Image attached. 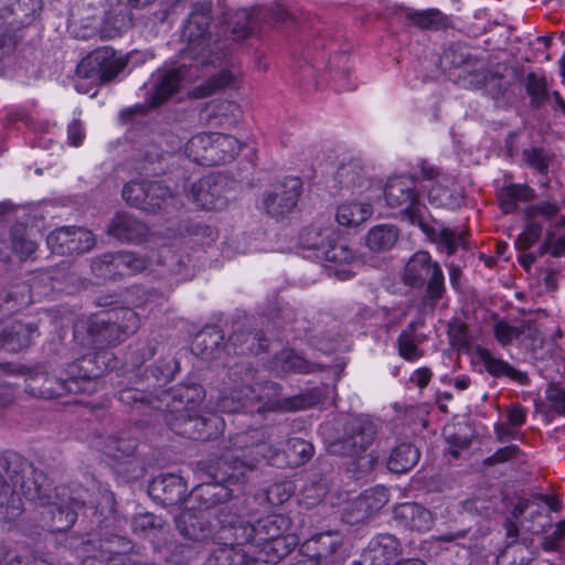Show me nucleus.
<instances>
[{
    "label": "nucleus",
    "instance_id": "nucleus-33",
    "mask_svg": "<svg viewBox=\"0 0 565 565\" xmlns=\"http://www.w3.org/2000/svg\"><path fill=\"white\" fill-rule=\"evenodd\" d=\"M153 490H162L167 494L166 500L174 501L185 491L181 477L177 475H164L153 481Z\"/></svg>",
    "mask_w": 565,
    "mask_h": 565
},
{
    "label": "nucleus",
    "instance_id": "nucleus-56",
    "mask_svg": "<svg viewBox=\"0 0 565 565\" xmlns=\"http://www.w3.org/2000/svg\"><path fill=\"white\" fill-rule=\"evenodd\" d=\"M15 45V38L12 34H6L2 39H0V60L9 54Z\"/></svg>",
    "mask_w": 565,
    "mask_h": 565
},
{
    "label": "nucleus",
    "instance_id": "nucleus-21",
    "mask_svg": "<svg viewBox=\"0 0 565 565\" xmlns=\"http://www.w3.org/2000/svg\"><path fill=\"white\" fill-rule=\"evenodd\" d=\"M35 333L36 329L22 322H14L10 328H0V348L19 351L29 345Z\"/></svg>",
    "mask_w": 565,
    "mask_h": 565
},
{
    "label": "nucleus",
    "instance_id": "nucleus-10",
    "mask_svg": "<svg viewBox=\"0 0 565 565\" xmlns=\"http://www.w3.org/2000/svg\"><path fill=\"white\" fill-rule=\"evenodd\" d=\"M301 188L302 184L299 178H287L271 191L264 193L259 204L270 216L285 217L296 210Z\"/></svg>",
    "mask_w": 565,
    "mask_h": 565
},
{
    "label": "nucleus",
    "instance_id": "nucleus-39",
    "mask_svg": "<svg viewBox=\"0 0 565 565\" xmlns=\"http://www.w3.org/2000/svg\"><path fill=\"white\" fill-rule=\"evenodd\" d=\"M546 399L552 412L565 417V387L557 384L548 385Z\"/></svg>",
    "mask_w": 565,
    "mask_h": 565
},
{
    "label": "nucleus",
    "instance_id": "nucleus-46",
    "mask_svg": "<svg viewBox=\"0 0 565 565\" xmlns=\"http://www.w3.org/2000/svg\"><path fill=\"white\" fill-rule=\"evenodd\" d=\"M545 81L533 74L527 76V92L535 98L542 99L545 95Z\"/></svg>",
    "mask_w": 565,
    "mask_h": 565
},
{
    "label": "nucleus",
    "instance_id": "nucleus-40",
    "mask_svg": "<svg viewBox=\"0 0 565 565\" xmlns=\"http://www.w3.org/2000/svg\"><path fill=\"white\" fill-rule=\"evenodd\" d=\"M541 233L542 226L535 220H530L523 232L519 235L515 245L520 249H527L539 241Z\"/></svg>",
    "mask_w": 565,
    "mask_h": 565
},
{
    "label": "nucleus",
    "instance_id": "nucleus-60",
    "mask_svg": "<svg viewBox=\"0 0 565 565\" xmlns=\"http://www.w3.org/2000/svg\"><path fill=\"white\" fill-rule=\"evenodd\" d=\"M194 422H195V424H194L195 428H199V426H206L207 423H213V424H215L216 427L220 423L223 424L222 419L216 416L214 418H209V419L207 418H196V419H194Z\"/></svg>",
    "mask_w": 565,
    "mask_h": 565
},
{
    "label": "nucleus",
    "instance_id": "nucleus-6",
    "mask_svg": "<svg viewBox=\"0 0 565 565\" xmlns=\"http://www.w3.org/2000/svg\"><path fill=\"white\" fill-rule=\"evenodd\" d=\"M126 67V60L108 46L94 50L77 66V75L99 82L115 78Z\"/></svg>",
    "mask_w": 565,
    "mask_h": 565
},
{
    "label": "nucleus",
    "instance_id": "nucleus-36",
    "mask_svg": "<svg viewBox=\"0 0 565 565\" xmlns=\"http://www.w3.org/2000/svg\"><path fill=\"white\" fill-rule=\"evenodd\" d=\"M409 328L411 330H405L398 338V352L405 360L416 361L420 358V351L418 342L413 334L414 323Z\"/></svg>",
    "mask_w": 565,
    "mask_h": 565
},
{
    "label": "nucleus",
    "instance_id": "nucleus-8",
    "mask_svg": "<svg viewBox=\"0 0 565 565\" xmlns=\"http://www.w3.org/2000/svg\"><path fill=\"white\" fill-rule=\"evenodd\" d=\"M405 284L422 286L428 280V291L438 298L444 287V275L437 263H433L427 252L415 253L407 262L403 275Z\"/></svg>",
    "mask_w": 565,
    "mask_h": 565
},
{
    "label": "nucleus",
    "instance_id": "nucleus-4",
    "mask_svg": "<svg viewBox=\"0 0 565 565\" xmlns=\"http://www.w3.org/2000/svg\"><path fill=\"white\" fill-rule=\"evenodd\" d=\"M415 181L411 177H394L385 186V200L387 205L397 209L411 223H420L424 214V205L415 192Z\"/></svg>",
    "mask_w": 565,
    "mask_h": 565
},
{
    "label": "nucleus",
    "instance_id": "nucleus-62",
    "mask_svg": "<svg viewBox=\"0 0 565 565\" xmlns=\"http://www.w3.org/2000/svg\"><path fill=\"white\" fill-rule=\"evenodd\" d=\"M470 384V380L468 377H458L455 380V387L459 391L466 390Z\"/></svg>",
    "mask_w": 565,
    "mask_h": 565
},
{
    "label": "nucleus",
    "instance_id": "nucleus-9",
    "mask_svg": "<svg viewBox=\"0 0 565 565\" xmlns=\"http://www.w3.org/2000/svg\"><path fill=\"white\" fill-rule=\"evenodd\" d=\"M122 198L138 209L157 212L168 205L171 192L159 182L130 181L122 189Z\"/></svg>",
    "mask_w": 565,
    "mask_h": 565
},
{
    "label": "nucleus",
    "instance_id": "nucleus-11",
    "mask_svg": "<svg viewBox=\"0 0 565 565\" xmlns=\"http://www.w3.org/2000/svg\"><path fill=\"white\" fill-rule=\"evenodd\" d=\"M147 267L148 262L143 257L125 252L103 256V258L93 263L92 270L96 277L107 279L116 276L134 275Z\"/></svg>",
    "mask_w": 565,
    "mask_h": 565
},
{
    "label": "nucleus",
    "instance_id": "nucleus-43",
    "mask_svg": "<svg viewBox=\"0 0 565 565\" xmlns=\"http://www.w3.org/2000/svg\"><path fill=\"white\" fill-rule=\"evenodd\" d=\"M543 249L545 252H550L555 257L565 255V234L559 237H555L554 234L547 232Z\"/></svg>",
    "mask_w": 565,
    "mask_h": 565
},
{
    "label": "nucleus",
    "instance_id": "nucleus-48",
    "mask_svg": "<svg viewBox=\"0 0 565 565\" xmlns=\"http://www.w3.org/2000/svg\"><path fill=\"white\" fill-rule=\"evenodd\" d=\"M235 22L236 24L243 23V25L238 28L233 29V34L236 40L244 39L248 32H249V18L246 11H241L235 14Z\"/></svg>",
    "mask_w": 565,
    "mask_h": 565
},
{
    "label": "nucleus",
    "instance_id": "nucleus-52",
    "mask_svg": "<svg viewBox=\"0 0 565 565\" xmlns=\"http://www.w3.org/2000/svg\"><path fill=\"white\" fill-rule=\"evenodd\" d=\"M526 414L522 407L513 406L508 412V420L512 426H521L525 423Z\"/></svg>",
    "mask_w": 565,
    "mask_h": 565
},
{
    "label": "nucleus",
    "instance_id": "nucleus-2",
    "mask_svg": "<svg viewBox=\"0 0 565 565\" xmlns=\"http://www.w3.org/2000/svg\"><path fill=\"white\" fill-rule=\"evenodd\" d=\"M345 185L352 193L337 206L335 220L341 226L358 227L372 216L373 200L379 195V189L361 175L347 179Z\"/></svg>",
    "mask_w": 565,
    "mask_h": 565
},
{
    "label": "nucleus",
    "instance_id": "nucleus-25",
    "mask_svg": "<svg viewBox=\"0 0 565 565\" xmlns=\"http://www.w3.org/2000/svg\"><path fill=\"white\" fill-rule=\"evenodd\" d=\"M476 355L486 370L493 376H508L521 381L522 374L510 366L505 361L495 358L489 350L478 348Z\"/></svg>",
    "mask_w": 565,
    "mask_h": 565
},
{
    "label": "nucleus",
    "instance_id": "nucleus-24",
    "mask_svg": "<svg viewBox=\"0 0 565 565\" xmlns=\"http://www.w3.org/2000/svg\"><path fill=\"white\" fill-rule=\"evenodd\" d=\"M419 459L418 450L408 443L401 444L392 450L387 468L395 473H404L412 469Z\"/></svg>",
    "mask_w": 565,
    "mask_h": 565
},
{
    "label": "nucleus",
    "instance_id": "nucleus-59",
    "mask_svg": "<svg viewBox=\"0 0 565 565\" xmlns=\"http://www.w3.org/2000/svg\"><path fill=\"white\" fill-rule=\"evenodd\" d=\"M561 542L552 534L551 536L546 537L544 542L542 543V547L545 551H555L558 548Z\"/></svg>",
    "mask_w": 565,
    "mask_h": 565
},
{
    "label": "nucleus",
    "instance_id": "nucleus-37",
    "mask_svg": "<svg viewBox=\"0 0 565 565\" xmlns=\"http://www.w3.org/2000/svg\"><path fill=\"white\" fill-rule=\"evenodd\" d=\"M286 524V519L282 515H273L267 518L262 523V529L265 531L264 536H259V541H273L276 545H280L285 537H281V526Z\"/></svg>",
    "mask_w": 565,
    "mask_h": 565
},
{
    "label": "nucleus",
    "instance_id": "nucleus-63",
    "mask_svg": "<svg viewBox=\"0 0 565 565\" xmlns=\"http://www.w3.org/2000/svg\"><path fill=\"white\" fill-rule=\"evenodd\" d=\"M312 402H306L303 398H296L294 404L290 406L291 409H301L312 405Z\"/></svg>",
    "mask_w": 565,
    "mask_h": 565
},
{
    "label": "nucleus",
    "instance_id": "nucleus-3",
    "mask_svg": "<svg viewBox=\"0 0 565 565\" xmlns=\"http://www.w3.org/2000/svg\"><path fill=\"white\" fill-rule=\"evenodd\" d=\"M202 63V54L199 61L194 58H182V64L178 68L158 71L153 76V93L150 104L152 106L161 105L167 98H169L179 87L181 79H192L194 75L200 77L199 67H205L207 63L214 64L221 58L220 53L211 51L204 52Z\"/></svg>",
    "mask_w": 565,
    "mask_h": 565
},
{
    "label": "nucleus",
    "instance_id": "nucleus-7",
    "mask_svg": "<svg viewBox=\"0 0 565 565\" xmlns=\"http://www.w3.org/2000/svg\"><path fill=\"white\" fill-rule=\"evenodd\" d=\"M221 523L224 526L227 524L233 530L235 544L224 545L215 550L205 565H248V558L239 545L254 540L258 535V530L254 525L242 521L233 523L222 519Z\"/></svg>",
    "mask_w": 565,
    "mask_h": 565
},
{
    "label": "nucleus",
    "instance_id": "nucleus-47",
    "mask_svg": "<svg viewBox=\"0 0 565 565\" xmlns=\"http://www.w3.org/2000/svg\"><path fill=\"white\" fill-rule=\"evenodd\" d=\"M36 243L32 239H28L24 237L14 238L13 241V249L21 257H30L36 250Z\"/></svg>",
    "mask_w": 565,
    "mask_h": 565
},
{
    "label": "nucleus",
    "instance_id": "nucleus-41",
    "mask_svg": "<svg viewBox=\"0 0 565 565\" xmlns=\"http://www.w3.org/2000/svg\"><path fill=\"white\" fill-rule=\"evenodd\" d=\"M558 212L556 204L551 202H541L535 205H531L525 210V214L529 220H535L537 216H542L545 220L554 217Z\"/></svg>",
    "mask_w": 565,
    "mask_h": 565
},
{
    "label": "nucleus",
    "instance_id": "nucleus-34",
    "mask_svg": "<svg viewBox=\"0 0 565 565\" xmlns=\"http://www.w3.org/2000/svg\"><path fill=\"white\" fill-rule=\"evenodd\" d=\"M308 247L322 249L321 254L323 255L326 260L331 263L349 264L354 259L353 252L343 244L337 243L329 246L328 248H324L323 246H320L318 242H313L309 244Z\"/></svg>",
    "mask_w": 565,
    "mask_h": 565
},
{
    "label": "nucleus",
    "instance_id": "nucleus-64",
    "mask_svg": "<svg viewBox=\"0 0 565 565\" xmlns=\"http://www.w3.org/2000/svg\"><path fill=\"white\" fill-rule=\"evenodd\" d=\"M393 565H426V564L420 559H406V561H402V562H396Z\"/></svg>",
    "mask_w": 565,
    "mask_h": 565
},
{
    "label": "nucleus",
    "instance_id": "nucleus-61",
    "mask_svg": "<svg viewBox=\"0 0 565 565\" xmlns=\"http://www.w3.org/2000/svg\"><path fill=\"white\" fill-rule=\"evenodd\" d=\"M554 536L562 543H565V522H559L553 532Z\"/></svg>",
    "mask_w": 565,
    "mask_h": 565
},
{
    "label": "nucleus",
    "instance_id": "nucleus-49",
    "mask_svg": "<svg viewBox=\"0 0 565 565\" xmlns=\"http://www.w3.org/2000/svg\"><path fill=\"white\" fill-rule=\"evenodd\" d=\"M85 134L79 121H73L67 129V138L72 146L78 147L84 140Z\"/></svg>",
    "mask_w": 565,
    "mask_h": 565
},
{
    "label": "nucleus",
    "instance_id": "nucleus-29",
    "mask_svg": "<svg viewBox=\"0 0 565 565\" xmlns=\"http://www.w3.org/2000/svg\"><path fill=\"white\" fill-rule=\"evenodd\" d=\"M430 239L447 254H454L457 248L465 244L463 233L438 226L431 230Z\"/></svg>",
    "mask_w": 565,
    "mask_h": 565
},
{
    "label": "nucleus",
    "instance_id": "nucleus-1",
    "mask_svg": "<svg viewBox=\"0 0 565 565\" xmlns=\"http://www.w3.org/2000/svg\"><path fill=\"white\" fill-rule=\"evenodd\" d=\"M263 434L257 429L236 434L231 438V449L220 458L215 466L209 468L213 483H206L195 489L198 497H205V505L218 503L231 494L221 483H236L242 481L246 472L255 465L288 463L299 466L312 456V446L300 438H291L286 443L287 448L262 441Z\"/></svg>",
    "mask_w": 565,
    "mask_h": 565
},
{
    "label": "nucleus",
    "instance_id": "nucleus-27",
    "mask_svg": "<svg viewBox=\"0 0 565 565\" xmlns=\"http://www.w3.org/2000/svg\"><path fill=\"white\" fill-rule=\"evenodd\" d=\"M387 501L388 497L386 489L382 486H376L372 489L365 490L358 498L355 504L359 512L364 516L380 510L387 503Z\"/></svg>",
    "mask_w": 565,
    "mask_h": 565
},
{
    "label": "nucleus",
    "instance_id": "nucleus-32",
    "mask_svg": "<svg viewBox=\"0 0 565 565\" xmlns=\"http://www.w3.org/2000/svg\"><path fill=\"white\" fill-rule=\"evenodd\" d=\"M239 81L237 72L231 70H223L218 73L217 77H213L206 86H200L194 89L195 97H203L211 94L216 88L234 87Z\"/></svg>",
    "mask_w": 565,
    "mask_h": 565
},
{
    "label": "nucleus",
    "instance_id": "nucleus-23",
    "mask_svg": "<svg viewBox=\"0 0 565 565\" xmlns=\"http://www.w3.org/2000/svg\"><path fill=\"white\" fill-rule=\"evenodd\" d=\"M396 516L405 521V525L416 531L431 527L433 518L428 510L417 503H404L396 510Z\"/></svg>",
    "mask_w": 565,
    "mask_h": 565
},
{
    "label": "nucleus",
    "instance_id": "nucleus-42",
    "mask_svg": "<svg viewBox=\"0 0 565 565\" xmlns=\"http://www.w3.org/2000/svg\"><path fill=\"white\" fill-rule=\"evenodd\" d=\"M494 334L501 345H508L519 335V332L507 322L499 321L494 327Z\"/></svg>",
    "mask_w": 565,
    "mask_h": 565
},
{
    "label": "nucleus",
    "instance_id": "nucleus-20",
    "mask_svg": "<svg viewBox=\"0 0 565 565\" xmlns=\"http://www.w3.org/2000/svg\"><path fill=\"white\" fill-rule=\"evenodd\" d=\"M255 390L250 387H225L218 398L217 407L224 413H236L246 408L256 395Z\"/></svg>",
    "mask_w": 565,
    "mask_h": 565
},
{
    "label": "nucleus",
    "instance_id": "nucleus-12",
    "mask_svg": "<svg viewBox=\"0 0 565 565\" xmlns=\"http://www.w3.org/2000/svg\"><path fill=\"white\" fill-rule=\"evenodd\" d=\"M50 249L60 255H74L88 252L95 243L93 234L82 227H61L47 236Z\"/></svg>",
    "mask_w": 565,
    "mask_h": 565
},
{
    "label": "nucleus",
    "instance_id": "nucleus-31",
    "mask_svg": "<svg viewBox=\"0 0 565 565\" xmlns=\"http://www.w3.org/2000/svg\"><path fill=\"white\" fill-rule=\"evenodd\" d=\"M211 134H196L192 136L184 147V153L192 161L204 166V156L209 153L212 145Z\"/></svg>",
    "mask_w": 565,
    "mask_h": 565
},
{
    "label": "nucleus",
    "instance_id": "nucleus-53",
    "mask_svg": "<svg viewBox=\"0 0 565 565\" xmlns=\"http://www.w3.org/2000/svg\"><path fill=\"white\" fill-rule=\"evenodd\" d=\"M431 372L428 369H418L411 376V381L420 388L425 387L430 381Z\"/></svg>",
    "mask_w": 565,
    "mask_h": 565
},
{
    "label": "nucleus",
    "instance_id": "nucleus-55",
    "mask_svg": "<svg viewBox=\"0 0 565 565\" xmlns=\"http://www.w3.org/2000/svg\"><path fill=\"white\" fill-rule=\"evenodd\" d=\"M14 399V390L7 384H0V407H6Z\"/></svg>",
    "mask_w": 565,
    "mask_h": 565
},
{
    "label": "nucleus",
    "instance_id": "nucleus-16",
    "mask_svg": "<svg viewBox=\"0 0 565 565\" xmlns=\"http://www.w3.org/2000/svg\"><path fill=\"white\" fill-rule=\"evenodd\" d=\"M201 118L210 126L231 128L242 120L243 109L235 100L217 98L204 106Z\"/></svg>",
    "mask_w": 565,
    "mask_h": 565
},
{
    "label": "nucleus",
    "instance_id": "nucleus-57",
    "mask_svg": "<svg viewBox=\"0 0 565 565\" xmlns=\"http://www.w3.org/2000/svg\"><path fill=\"white\" fill-rule=\"evenodd\" d=\"M183 390L186 397V404L194 403L202 398V388L198 385L186 386Z\"/></svg>",
    "mask_w": 565,
    "mask_h": 565
},
{
    "label": "nucleus",
    "instance_id": "nucleus-38",
    "mask_svg": "<svg viewBox=\"0 0 565 565\" xmlns=\"http://www.w3.org/2000/svg\"><path fill=\"white\" fill-rule=\"evenodd\" d=\"M278 361L281 362V371H294L299 373H307L310 370L307 361L291 350L282 351Z\"/></svg>",
    "mask_w": 565,
    "mask_h": 565
},
{
    "label": "nucleus",
    "instance_id": "nucleus-28",
    "mask_svg": "<svg viewBox=\"0 0 565 565\" xmlns=\"http://www.w3.org/2000/svg\"><path fill=\"white\" fill-rule=\"evenodd\" d=\"M52 383H53V379L45 376L43 386L39 390H36L35 387H32L31 392L33 395H36V396H40L43 398H53V397L61 396L64 392L76 393V392L83 390L79 386L78 381L73 377L65 380V381L57 382V386H53Z\"/></svg>",
    "mask_w": 565,
    "mask_h": 565
},
{
    "label": "nucleus",
    "instance_id": "nucleus-17",
    "mask_svg": "<svg viewBox=\"0 0 565 565\" xmlns=\"http://www.w3.org/2000/svg\"><path fill=\"white\" fill-rule=\"evenodd\" d=\"M399 554V541L392 534L382 533L371 540L363 557L370 565H393Z\"/></svg>",
    "mask_w": 565,
    "mask_h": 565
},
{
    "label": "nucleus",
    "instance_id": "nucleus-44",
    "mask_svg": "<svg viewBox=\"0 0 565 565\" xmlns=\"http://www.w3.org/2000/svg\"><path fill=\"white\" fill-rule=\"evenodd\" d=\"M409 19L415 25L422 29H429L437 22L438 13L433 10L414 12L409 14Z\"/></svg>",
    "mask_w": 565,
    "mask_h": 565
},
{
    "label": "nucleus",
    "instance_id": "nucleus-14",
    "mask_svg": "<svg viewBox=\"0 0 565 565\" xmlns=\"http://www.w3.org/2000/svg\"><path fill=\"white\" fill-rule=\"evenodd\" d=\"M422 177L427 182L423 188L427 190V198L431 204L440 207L455 209L462 203L463 196L461 192L450 190L445 183L447 182V178L434 166L423 164Z\"/></svg>",
    "mask_w": 565,
    "mask_h": 565
},
{
    "label": "nucleus",
    "instance_id": "nucleus-18",
    "mask_svg": "<svg viewBox=\"0 0 565 565\" xmlns=\"http://www.w3.org/2000/svg\"><path fill=\"white\" fill-rule=\"evenodd\" d=\"M205 519L206 515L203 512L183 511L177 520L181 535L193 542L207 540L211 535V527Z\"/></svg>",
    "mask_w": 565,
    "mask_h": 565
},
{
    "label": "nucleus",
    "instance_id": "nucleus-35",
    "mask_svg": "<svg viewBox=\"0 0 565 565\" xmlns=\"http://www.w3.org/2000/svg\"><path fill=\"white\" fill-rule=\"evenodd\" d=\"M218 140V153H213L210 161H224V163L232 161L241 151V142L231 135L220 134Z\"/></svg>",
    "mask_w": 565,
    "mask_h": 565
},
{
    "label": "nucleus",
    "instance_id": "nucleus-26",
    "mask_svg": "<svg viewBox=\"0 0 565 565\" xmlns=\"http://www.w3.org/2000/svg\"><path fill=\"white\" fill-rule=\"evenodd\" d=\"M398 233L394 226L379 225L370 230L366 244L372 250L382 252L393 247Z\"/></svg>",
    "mask_w": 565,
    "mask_h": 565
},
{
    "label": "nucleus",
    "instance_id": "nucleus-5",
    "mask_svg": "<svg viewBox=\"0 0 565 565\" xmlns=\"http://www.w3.org/2000/svg\"><path fill=\"white\" fill-rule=\"evenodd\" d=\"M211 3H204L201 9L193 11L181 31V40L185 43V47L181 50V56L185 58H194L199 61L201 53L209 52L211 54L210 41L206 39L205 32L210 24ZM204 54H202V58ZM202 63L204 61L202 60Z\"/></svg>",
    "mask_w": 565,
    "mask_h": 565
},
{
    "label": "nucleus",
    "instance_id": "nucleus-45",
    "mask_svg": "<svg viewBox=\"0 0 565 565\" xmlns=\"http://www.w3.org/2000/svg\"><path fill=\"white\" fill-rule=\"evenodd\" d=\"M94 362L97 364V366H96V370H93V369L89 370V374H88L89 379L98 377L104 371L111 367L109 365L110 353H108L106 351L98 352L94 356Z\"/></svg>",
    "mask_w": 565,
    "mask_h": 565
},
{
    "label": "nucleus",
    "instance_id": "nucleus-15",
    "mask_svg": "<svg viewBox=\"0 0 565 565\" xmlns=\"http://www.w3.org/2000/svg\"><path fill=\"white\" fill-rule=\"evenodd\" d=\"M224 178L207 175L194 182L188 191V199L205 210H222L227 204L224 194Z\"/></svg>",
    "mask_w": 565,
    "mask_h": 565
},
{
    "label": "nucleus",
    "instance_id": "nucleus-22",
    "mask_svg": "<svg viewBox=\"0 0 565 565\" xmlns=\"http://www.w3.org/2000/svg\"><path fill=\"white\" fill-rule=\"evenodd\" d=\"M42 9V0H17L11 8L1 11V18L13 17L8 24L20 26L28 24Z\"/></svg>",
    "mask_w": 565,
    "mask_h": 565
},
{
    "label": "nucleus",
    "instance_id": "nucleus-13",
    "mask_svg": "<svg viewBox=\"0 0 565 565\" xmlns=\"http://www.w3.org/2000/svg\"><path fill=\"white\" fill-rule=\"evenodd\" d=\"M97 323L104 326L98 332L97 341L107 345H116L122 338L138 329L139 318L130 309H120L113 311L107 319L98 317Z\"/></svg>",
    "mask_w": 565,
    "mask_h": 565
},
{
    "label": "nucleus",
    "instance_id": "nucleus-19",
    "mask_svg": "<svg viewBox=\"0 0 565 565\" xmlns=\"http://www.w3.org/2000/svg\"><path fill=\"white\" fill-rule=\"evenodd\" d=\"M108 231L118 239L140 242L147 233V227L131 215L122 213L114 217Z\"/></svg>",
    "mask_w": 565,
    "mask_h": 565
},
{
    "label": "nucleus",
    "instance_id": "nucleus-58",
    "mask_svg": "<svg viewBox=\"0 0 565 565\" xmlns=\"http://www.w3.org/2000/svg\"><path fill=\"white\" fill-rule=\"evenodd\" d=\"M83 7L94 9L93 18H97L106 13L104 0H85L83 2Z\"/></svg>",
    "mask_w": 565,
    "mask_h": 565
},
{
    "label": "nucleus",
    "instance_id": "nucleus-50",
    "mask_svg": "<svg viewBox=\"0 0 565 565\" xmlns=\"http://www.w3.org/2000/svg\"><path fill=\"white\" fill-rule=\"evenodd\" d=\"M519 449L515 446H508L499 449L492 457L491 462H504L516 457Z\"/></svg>",
    "mask_w": 565,
    "mask_h": 565
},
{
    "label": "nucleus",
    "instance_id": "nucleus-51",
    "mask_svg": "<svg viewBox=\"0 0 565 565\" xmlns=\"http://www.w3.org/2000/svg\"><path fill=\"white\" fill-rule=\"evenodd\" d=\"M507 193L512 200H529L533 196L532 190L524 185H512L507 189Z\"/></svg>",
    "mask_w": 565,
    "mask_h": 565
},
{
    "label": "nucleus",
    "instance_id": "nucleus-54",
    "mask_svg": "<svg viewBox=\"0 0 565 565\" xmlns=\"http://www.w3.org/2000/svg\"><path fill=\"white\" fill-rule=\"evenodd\" d=\"M211 136H213L212 145H211V149L209 150V153L203 157L204 166L222 164V163H224V161H210V158H211V156H213V153L217 154L220 152L218 151L220 147L217 146L218 145L217 137L220 136V132H211Z\"/></svg>",
    "mask_w": 565,
    "mask_h": 565
},
{
    "label": "nucleus",
    "instance_id": "nucleus-30",
    "mask_svg": "<svg viewBox=\"0 0 565 565\" xmlns=\"http://www.w3.org/2000/svg\"><path fill=\"white\" fill-rule=\"evenodd\" d=\"M374 438V430L367 424L362 429L352 436H348L343 440V454L347 456H358L360 452L366 450L372 444Z\"/></svg>",
    "mask_w": 565,
    "mask_h": 565
}]
</instances>
